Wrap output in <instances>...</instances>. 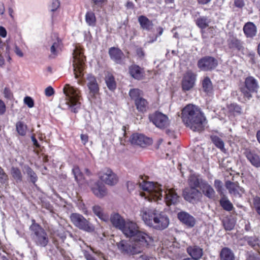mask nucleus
<instances>
[{
  "label": "nucleus",
  "mask_w": 260,
  "mask_h": 260,
  "mask_svg": "<svg viewBox=\"0 0 260 260\" xmlns=\"http://www.w3.org/2000/svg\"><path fill=\"white\" fill-rule=\"evenodd\" d=\"M139 183V187L142 190L140 195L149 201L161 200L163 197L168 206L175 205L179 201V196L173 188L164 191L161 185L157 183L142 180Z\"/></svg>",
  "instance_id": "1"
},
{
  "label": "nucleus",
  "mask_w": 260,
  "mask_h": 260,
  "mask_svg": "<svg viewBox=\"0 0 260 260\" xmlns=\"http://www.w3.org/2000/svg\"><path fill=\"white\" fill-rule=\"evenodd\" d=\"M181 114L184 124L193 131L200 132L204 129L207 120L198 106L188 104L182 109Z\"/></svg>",
  "instance_id": "2"
},
{
  "label": "nucleus",
  "mask_w": 260,
  "mask_h": 260,
  "mask_svg": "<svg viewBox=\"0 0 260 260\" xmlns=\"http://www.w3.org/2000/svg\"><path fill=\"white\" fill-rule=\"evenodd\" d=\"M121 231L126 237L133 241H137L142 246H148L151 241V238L142 231L138 224L133 221L126 220Z\"/></svg>",
  "instance_id": "3"
},
{
  "label": "nucleus",
  "mask_w": 260,
  "mask_h": 260,
  "mask_svg": "<svg viewBox=\"0 0 260 260\" xmlns=\"http://www.w3.org/2000/svg\"><path fill=\"white\" fill-rule=\"evenodd\" d=\"M63 92L65 98L60 101L61 105H64L72 112L77 113L81 105V90L78 88L66 84L63 88Z\"/></svg>",
  "instance_id": "4"
},
{
  "label": "nucleus",
  "mask_w": 260,
  "mask_h": 260,
  "mask_svg": "<svg viewBox=\"0 0 260 260\" xmlns=\"http://www.w3.org/2000/svg\"><path fill=\"white\" fill-rule=\"evenodd\" d=\"M29 229L31 232V237L36 245L44 247L49 242V238L47 233L35 220H32Z\"/></svg>",
  "instance_id": "5"
},
{
  "label": "nucleus",
  "mask_w": 260,
  "mask_h": 260,
  "mask_svg": "<svg viewBox=\"0 0 260 260\" xmlns=\"http://www.w3.org/2000/svg\"><path fill=\"white\" fill-rule=\"evenodd\" d=\"M121 240L116 245L119 251L124 255H133L141 253L143 249L148 246L141 245L137 241Z\"/></svg>",
  "instance_id": "6"
},
{
  "label": "nucleus",
  "mask_w": 260,
  "mask_h": 260,
  "mask_svg": "<svg viewBox=\"0 0 260 260\" xmlns=\"http://www.w3.org/2000/svg\"><path fill=\"white\" fill-rule=\"evenodd\" d=\"M74 72L76 79L83 75V71L84 68L85 57L81 49L76 46L73 53Z\"/></svg>",
  "instance_id": "7"
},
{
  "label": "nucleus",
  "mask_w": 260,
  "mask_h": 260,
  "mask_svg": "<svg viewBox=\"0 0 260 260\" xmlns=\"http://www.w3.org/2000/svg\"><path fill=\"white\" fill-rule=\"evenodd\" d=\"M70 219L74 225L80 230L88 232H91L94 230V226L90 223L86 218L80 214H71L70 215Z\"/></svg>",
  "instance_id": "8"
},
{
  "label": "nucleus",
  "mask_w": 260,
  "mask_h": 260,
  "mask_svg": "<svg viewBox=\"0 0 260 260\" xmlns=\"http://www.w3.org/2000/svg\"><path fill=\"white\" fill-rule=\"evenodd\" d=\"M244 88H242L241 91L244 96L248 99L252 98L251 93H256L259 87L257 80L253 77L249 76L245 80Z\"/></svg>",
  "instance_id": "9"
},
{
  "label": "nucleus",
  "mask_w": 260,
  "mask_h": 260,
  "mask_svg": "<svg viewBox=\"0 0 260 260\" xmlns=\"http://www.w3.org/2000/svg\"><path fill=\"white\" fill-rule=\"evenodd\" d=\"M149 119L156 127L160 129L165 128L170 124V120L168 116L159 112H156L150 115Z\"/></svg>",
  "instance_id": "10"
},
{
  "label": "nucleus",
  "mask_w": 260,
  "mask_h": 260,
  "mask_svg": "<svg viewBox=\"0 0 260 260\" xmlns=\"http://www.w3.org/2000/svg\"><path fill=\"white\" fill-rule=\"evenodd\" d=\"M155 215L151 227L158 230L166 229L169 224V219L168 216L165 213L159 211Z\"/></svg>",
  "instance_id": "11"
},
{
  "label": "nucleus",
  "mask_w": 260,
  "mask_h": 260,
  "mask_svg": "<svg viewBox=\"0 0 260 260\" xmlns=\"http://www.w3.org/2000/svg\"><path fill=\"white\" fill-rule=\"evenodd\" d=\"M218 65L217 60L211 56L203 57L199 60L198 67L202 71H210L214 70Z\"/></svg>",
  "instance_id": "12"
},
{
  "label": "nucleus",
  "mask_w": 260,
  "mask_h": 260,
  "mask_svg": "<svg viewBox=\"0 0 260 260\" xmlns=\"http://www.w3.org/2000/svg\"><path fill=\"white\" fill-rule=\"evenodd\" d=\"M157 212L155 209L144 207L141 209L140 216L144 223L151 227Z\"/></svg>",
  "instance_id": "13"
},
{
  "label": "nucleus",
  "mask_w": 260,
  "mask_h": 260,
  "mask_svg": "<svg viewBox=\"0 0 260 260\" xmlns=\"http://www.w3.org/2000/svg\"><path fill=\"white\" fill-rule=\"evenodd\" d=\"M101 180L107 185L113 186L117 184L118 178L110 169H105L100 175Z\"/></svg>",
  "instance_id": "14"
},
{
  "label": "nucleus",
  "mask_w": 260,
  "mask_h": 260,
  "mask_svg": "<svg viewBox=\"0 0 260 260\" xmlns=\"http://www.w3.org/2000/svg\"><path fill=\"white\" fill-rule=\"evenodd\" d=\"M196 80V74L188 71L184 75L182 81V87L184 91L190 90L194 85Z\"/></svg>",
  "instance_id": "15"
},
{
  "label": "nucleus",
  "mask_w": 260,
  "mask_h": 260,
  "mask_svg": "<svg viewBox=\"0 0 260 260\" xmlns=\"http://www.w3.org/2000/svg\"><path fill=\"white\" fill-rule=\"evenodd\" d=\"M130 141L132 144L144 147L150 145L152 143V140L141 134H134L130 138Z\"/></svg>",
  "instance_id": "16"
},
{
  "label": "nucleus",
  "mask_w": 260,
  "mask_h": 260,
  "mask_svg": "<svg viewBox=\"0 0 260 260\" xmlns=\"http://www.w3.org/2000/svg\"><path fill=\"white\" fill-rule=\"evenodd\" d=\"M87 86L89 90V96L95 98L99 93V86L94 76L90 74L87 75Z\"/></svg>",
  "instance_id": "17"
},
{
  "label": "nucleus",
  "mask_w": 260,
  "mask_h": 260,
  "mask_svg": "<svg viewBox=\"0 0 260 260\" xmlns=\"http://www.w3.org/2000/svg\"><path fill=\"white\" fill-rule=\"evenodd\" d=\"M201 196V191L197 188H190L186 189L183 192L184 199L190 202L194 203L198 200Z\"/></svg>",
  "instance_id": "18"
},
{
  "label": "nucleus",
  "mask_w": 260,
  "mask_h": 260,
  "mask_svg": "<svg viewBox=\"0 0 260 260\" xmlns=\"http://www.w3.org/2000/svg\"><path fill=\"white\" fill-rule=\"evenodd\" d=\"M109 54L110 58L116 63L122 64L124 55L123 53L118 48L111 47L109 49Z\"/></svg>",
  "instance_id": "19"
},
{
  "label": "nucleus",
  "mask_w": 260,
  "mask_h": 260,
  "mask_svg": "<svg viewBox=\"0 0 260 260\" xmlns=\"http://www.w3.org/2000/svg\"><path fill=\"white\" fill-rule=\"evenodd\" d=\"M177 217L182 223L189 227H193L196 223L195 218L186 212H179Z\"/></svg>",
  "instance_id": "20"
},
{
  "label": "nucleus",
  "mask_w": 260,
  "mask_h": 260,
  "mask_svg": "<svg viewBox=\"0 0 260 260\" xmlns=\"http://www.w3.org/2000/svg\"><path fill=\"white\" fill-rule=\"evenodd\" d=\"M228 44L230 49L239 51H243L245 48L244 42L235 37H232L228 40Z\"/></svg>",
  "instance_id": "21"
},
{
  "label": "nucleus",
  "mask_w": 260,
  "mask_h": 260,
  "mask_svg": "<svg viewBox=\"0 0 260 260\" xmlns=\"http://www.w3.org/2000/svg\"><path fill=\"white\" fill-rule=\"evenodd\" d=\"M91 189L94 194L100 198H103L107 194L106 188L100 182H95Z\"/></svg>",
  "instance_id": "22"
},
{
  "label": "nucleus",
  "mask_w": 260,
  "mask_h": 260,
  "mask_svg": "<svg viewBox=\"0 0 260 260\" xmlns=\"http://www.w3.org/2000/svg\"><path fill=\"white\" fill-rule=\"evenodd\" d=\"M203 194L209 199H214L215 197V191L213 187L210 185L207 181H205L201 186V188Z\"/></svg>",
  "instance_id": "23"
},
{
  "label": "nucleus",
  "mask_w": 260,
  "mask_h": 260,
  "mask_svg": "<svg viewBox=\"0 0 260 260\" xmlns=\"http://www.w3.org/2000/svg\"><path fill=\"white\" fill-rule=\"evenodd\" d=\"M245 36L248 38H253L257 33V28L255 25L251 22L245 24L243 28Z\"/></svg>",
  "instance_id": "24"
},
{
  "label": "nucleus",
  "mask_w": 260,
  "mask_h": 260,
  "mask_svg": "<svg viewBox=\"0 0 260 260\" xmlns=\"http://www.w3.org/2000/svg\"><path fill=\"white\" fill-rule=\"evenodd\" d=\"M244 154L251 165L256 168L260 167V158L258 155L249 149H246Z\"/></svg>",
  "instance_id": "25"
},
{
  "label": "nucleus",
  "mask_w": 260,
  "mask_h": 260,
  "mask_svg": "<svg viewBox=\"0 0 260 260\" xmlns=\"http://www.w3.org/2000/svg\"><path fill=\"white\" fill-rule=\"evenodd\" d=\"M110 221L114 226L122 230L126 221L117 213L114 214L111 216Z\"/></svg>",
  "instance_id": "26"
},
{
  "label": "nucleus",
  "mask_w": 260,
  "mask_h": 260,
  "mask_svg": "<svg viewBox=\"0 0 260 260\" xmlns=\"http://www.w3.org/2000/svg\"><path fill=\"white\" fill-rule=\"evenodd\" d=\"M92 211L94 214L101 220L107 222L109 219L108 215L105 213L103 208L99 205H94L92 208Z\"/></svg>",
  "instance_id": "27"
},
{
  "label": "nucleus",
  "mask_w": 260,
  "mask_h": 260,
  "mask_svg": "<svg viewBox=\"0 0 260 260\" xmlns=\"http://www.w3.org/2000/svg\"><path fill=\"white\" fill-rule=\"evenodd\" d=\"M225 187L231 194L236 197H240L239 190L241 189L237 183L228 181L225 182Z\"/></svg>",
  "instance_id": "28"
},
{
  "label": "nucleus",
  "mask_w": 260,
  "mask_h": 260,
  "mask_svg": "<svg viewBox=\"0 0 260 260\" xmlns=\"http://www.w3.org/2000/svg\"><path fill=\"white\" fill-rule=\"evenodd\" d=\"M130 75L135 79L140 80L142 79L144 76L143 69L139 66L134 64L131 66L129 68Z\"/></svg>",
  "instance_id": "29"
},
{
  "label": "nucleus",
  "mask_w": 260,
  "mask_h": 260,
  "mask_svg": "<svg viewBox=\"0 0 260 260\" xmlns=\"http://www.w3.org/2000/svg\"><path fill=\"white\" fill-rule=\"evenodd\" d=\"M188 253L191 257L197 260L203 255V249L198 246H189L187 249Z\"/></svg>",
  "instance_id": "30"
},
{
  "label": "nucleus",
  "mask_w": 260,
  "mask_h": 260,
  "mask_svg": "<svg viewBox=\"0 0 260 260\" xmlns=\"http://www.w3.org/2000/svg\"><path fill=\"white\" fill-rule=\"evenodd\" d=\"M205 181L195 175H191L188 179V184L190 188H201V186H202V183Z\"/></svg>",
  "instance_id": "31"
},
{
  "label": "nucleus",
  "mask_w": 260,
  "mask_h": 260,
  "mask_svg": "<svg viewBox=\"0 0 260 260\" xmlns=\"http://www.w3.org/2000/svg\"><path fill=\"white\" fill-rule=\"evenodd\" d=\"M138 22L140 23L141 27L143 29L147 30H150L153 27V23L146 16L141 15L138 18Z\"/></svg>",
  "instance_id": "32"
},
{
  "label": "nucleus",
  "mask_w": 260,
  "mask_h": 260,
  "mask_svg": "<svg viewBox=\"0 0 260 260\" xmlns=\"http://www.w3.org/2000/svg\"><path fill=\"white\" fill-rule=\"evenodd\" d=\"M219 203L222 208L226 211L230 212L234 209L233 204L225 195L221 196Z\"/></svg>",
  "instance_id": "33"
},
{
  "label": "nucleus",
  "mask_w": 260,
  "mask_h": 260,
  "mask_svg": "<svg viewBox=\"0 0 260 260\" xmlns=\"http://www.w3.org/2000/svg\"><path fill=\"white\" fill-rule=\"evenodd\" d=\"M220 260H235L233 251L229 248H222L220 253Z\"/></svg>",
  "instance_id": "34"
},
{
  "label": "nucleus",
  "mask_w": 260,
  "mask_h": 260,
  "mask_svg": "<svg viewBox=\"0 0 260 260\" xmlns=\"http://www.w3.org/2000/svg\"><path fill=\"white\" fill-rule=\"evenodd\" d=\"M135 104L137 109L140 112L146 111L148 108V103L147 101L142 97L135 101Z\"/></svg>",
  "instance_id": "35"
},
{
  "label": "nucleus",
  "mask_w": 260,
  "mask_h": 260,
  "mask_svg": "<svg viewBox=\"0 0 260 260\" xmlns=\"http://www.w3.org/2000/svg\"><path fill=\"white\" fill-rule=\"evenodd\" d=\"M212 142L216 147L219 148L222 152H225L226 150L224 148V143L222 140L219 137L215 135L211 136Z\"/></svg>",
  "instance_id": "36"
},
{
  "label": "nucleus",
  "mask_w": 260,
  "mask_h": 260,
  "mask_svg": "<svg viewBox=\"0 0 260 260\" xmlns=\"http://www.w3.org/2000/svg\"><path fill=\"white\" fill-rule=\"evenodd\" d=\"M105 82L108 88L110 90H114L116 88V82L112 75L108 74L105 77Z\"/></svg>",
  "instance_id": "37"
},
{
  "label": "nucleus",
  "mask_w": 260,
  "mask_h": 260,
  "mask_svg": "<svg viewBox=\"0 0 260 260\" xmlns=\"http://www.w3.org/2000/svg\"><path fill=\"white\" fill-rule=\"evenodd\" d=\"M24 170L25 173L26 174L28 177L29 178L30 181L34 184H35L38 180V176L36 173L28 166H25Z\"/></svg>",
  "instance_id": "38"
},
{
  "label": "nucleus",
  "mask_w": 260,
  "mask_h": 260,
  "mask_svg": "<svg viewBox=\"0 0 260 260\" xmlns=\"http://www.w3.org/2000/svg\"><path fill=\"white\" fill-rule=\"evenodd\" d=\"M229 111L234 115H239L242 113L241 107L237 104H231L227 106Z\"/></svg>",
  "instance_id": "39"
},
{
  "label": "nucleus",
  "mask_w": 260,
  "mask_h": 260,
  "mask_svg": "<svg viewBox=\"0 0 260 260\" xmlns=\"http://www.w3.org/2000/svg\"><path fill=\"white\" fill-rule=\"evenodd\" d=\"M11 174L16 182L22 181V175L21 171L18 168L12 167L11 170Z\"/></svg>",
  "instance_id": "40"
},
{
  "label": "nucleus",
  "mask_w": 260,
  "mask_h": 260,
  "mask_svg": "<svg viewBox=\"0 0 260 260\" xmlns=\"http://www.w3.org/2000/svg\"><path fill=\"white\" fill-rule=\"evenodd\" d=\"M210 20L207 17L203 16L197 19V25L201 28H206L209 25Z\"/></svg>",
  "instance_id": "41"
},
{
  "label": "nucleus",
  "mask_w": 260,
  "mask_h": 260,
  "mask_svg": "<svg viewBox=\"0 0 260 260\" xmlns=\"http://www.w3.org/2000/svg\"><path fill=\"white\" fill-rule=\"evenodd\" d=\"M143 92L138 88L132 89L129 91V95L135 102L142 98Z\"/></svg>",
  "instance_id": "42"
},
{
  "label": "nucleus",
  "mask_w": 260,
  "mask_h": 260,
  "mask_svg": "<svg viewBox=\"0 0 260 260\" xmlns=\"http://www.w3.org/2000/svg\"><path fill=\"white\" fill-rule=\"evenodd\" d=\"M236 221L232 219H225L222 220V225L226 231L232 230L235 225Z\"/></svg>",
  "instance_id": "43"
},
{
  "label": "nucleus",
  "mask_w": 260,
  "mask_h": 260,
  "mask_svg": "<svg viewBox=\"0 0 260 260\" xmlns=\"http://www.w3.org/2000/svg\"><path fill=\"white\" fill-rule=\"evenodd\" d=\"M202 86L204 91L207 93L210 92L212 90V84L208 77L204 78L202 82Z\"/></svg>",
  "instance_id": "44"
},
{
  "label": "nucleus",
  "mask_w": 260,
  "mask_h": 260,
  "mask_svg": "<svg viewBox=\"0 0 260 260\" xmlns=\"http://www.w3.org/2000/svg\"><path fill=\"white\" fill-rule=\"evenodd\" d=\"M85 19L87 23L90 26H94L95 24L96 18L94 14L89 11L86 13Z\"/></svg>",
  "instance_id": "45"
},
{
  "label": "nucleus",
  "mask_w": 260,
  "mask_h": 260,
  "mask_svg": "<svg viewBox=\"0 0 260 260\" xmlns=\"http://www.w3.org/2000/svg\"><path fill=\"white\" fill-rule=\"evenodd\" d=\"M16 131L21 136H24L26 134L27 126L22 122L19 121L16 124Z\"/></svg>",
  "instance_id": "46"
},
{
  "label": "nucleus",
  "mask_w": 260,
  "mask_h": 260,
  "mask_svg": "<svg viewBox=\"0 0 260 260\" xmlns=\"http://www.w3.org/2000/svg\"><path fill=\"white\" fill-rule=\"evenodd\" d=\"M214 186L217 192L220 196L224 195L223 183L220 180L218 179H215L214 182Z\"/></svg>",
  "instance_id": "47"
},
{
  "label": "nucleus",
  "mask_w": 260,
  "mask_h": 260,
  "mask_svg": "<svg viewBox=\"0 0 260 260\" xmlns=\"http://www.w3.org/2000/svg\"><path fill=\"white\" fill-rule=\"evenodd\" d=\"M61 45V41L59 39H57L52 44L51 47V52L53 55H56Z\"/></svg>",
  "instance_id": "48"
},
{
  "label": "nucleus",
  "mask_w": 260,
  "mask_h": 260,
  "mask_svg": "<svg viewBox=\"0 0 260 260\" xmlns=\"http://www.w3.org/2000/svg\"><path fill=\"white\" fill-rule=\"evenodd\" d=\"M72 172L74 175L75 180L77 182L81 181L83 179V175L78 167L75 166L72 169Z\"/></svg>",
  "instance_id": "49"
},
{
  "label": "nucleus",
  "mask_w": 260,
  "mask_h": 260,
  "mask_svg": "<svg viewBox=\"0 0 260 260\" xmlns=\"http://www.w3.org/2000/svg\"><path fill=\"white\" fill-rule=\"evenodd\" d=\"M246 241L248 245L253 248H255L259 245V240L255 236L247 237Z\"/></svg>",
  "instance_id": "50"
},
{
  "label": "nucleus",
  "mask_w": 260,
  "mask_h": 260,
  "mask_svg": "<svg viewBox=\"0 0 260 260\" xmlns=\"http://www.w3.org/2000/svg\"><path fill=\"white\" fill-rule=\"evenodd\" d=\"M8 180V177L7 175L4 172V170L0 167V183L7 184Z\"/></svg>",
  "instance_id": "51"
},
{
  "label": "nucleus",
  "mask_w": 260,
  "mask_h": 260,
  "mask_svg": "<svg viewBox=\"0 0 260 260\" xmlns=\"http://www.w3.org/2000/svg\"><path fill=\"white\" fill-rule=\"evenodd\" d=\"M253 205L255 211L260 215V198L256 197L253 199Z\"/></svg>",
  "instance_id": "52"
},
{
  "label": "nucleus",
  "mask_w": 260,
  "mask_h": 260,
  "mask_svg": "<svg viewBox=\"0 0 260 260\" xmlns=\"http://www.w3.org/2000/svg\"><path fill=\"white\" fill-rule=\"evenodd\" d=\"M24 102L29 108H32L34 107V101L32 98L29 96L25 97L24 99Z\"/></svg>",
  "instance_id": "53"
},
{
  "label": "nucleus",
  "mask_w": 260,
  "mask_h": 260,
  "mask_svg": "<svg viewBox=\"0 0 260 260\" xmlns=\"http://www.w3.org/2000/svg\"><path fill=\"white\" fill-rule=\"evenodd\" d=\"M4 96L8 99H11L13 96L11 90L8 88H5L4 90Z\"/></svg>",
  "instance_id": "54"
},
{
  "label": "nucleus",
  "mask_w": 260,
  "mask_h": 260,
  "mask_svg": "<svg viewBox=\"0 0 260 260\" xmlns=\"http://www.w3.org/2000/svg\"><path fill=\"white\" fill-rule=\"evenodd\" d=\"M45 93L47 96H50L54 94V90L51 86H49L45 89Z\"/></svg>",
  "instance_id": "55"
},
{
  "label": "nucleus",
  "mask_w": 260,
  "mask_h": 260,
  "mask_svg": "<svg viewBox=\"0 0 260 260\" xmlns=\"http://www.w3.org/2000/svg\"><path fill=\"white\" fill-rule=\"evenodd\" d=\"M234 5L238 8H242L245 6L243 0H235Z\"/></svg>",
  "instance_id": "56"
},
{
  "label": "nucleus",
  "mask_w": 260,
  "mask_h": 260,
  "mask_svg": "<svg viewBox=\"0 0 260 260\" xmlns=\"http://www.w3.org/2000/svg\"><path fill=\"white\" fill-rule=\"evenodd\" d=\"M7 32L6 28L2 26H0V36L3 38H5L7 36Z\"/></svg>",
  "instance_id": "57"
},
{
  "label": "nucleus",
  "mask_w": 260,
  "mask_h": 260,
  "mask_svg": "<svg viewBox=\"0 0 260 260\" xmlns=\"http://www.w3.org/2000/svg\"><path fill=\"white\" fill-rule=\"evenodd\" d=\"M14 52L19 57H22L23 56V52H22L21 49L17 46H15Z\"/></svg>",
  "instance_id": "58"
},
{
  "label": "nucleus",
  "mask_w": 260,
  "mask_h": 260,
  "mask_svg": "<svg viewBox=\"0 0 260 260\" xmlns=\"http://www.w3.org/2000/svg\"><path fill=\"white\" fill-rule=\"evenodd\" d=\"M6 111V107L4 103L0 100V114H3Z\"/></svg>",
  "instance_id": "59"
},
{
  "label": "nucleus",
  "mask_w": 260,
  "mask_h": 260,
  "mask_svg": "<svg viewBox=\"0 0 260 260\" xmlns=\"http://www.w3.org/2000/svg\"><path fill=\"white\" fill-rule=\"evenodd\" d=\"M84 256L86 260H96L93 256L87 251L84 252Z\"/></svg>",
  "instance_id": "60"
},
{
  "label": "nucleus",
  "mask_w": 260,
  "mask_h": 260,
  "mask_svg": "<svg viewBox=\"0 0 260 260\" xmlns=\"http://www.w3.org/2000/svg\"><path fill=\"white\" fill-rule=\"evenodd\" d=\"M80 138H81V141H82V142L84 144H85L87 142L88 139L87 135L81 134L80 136Z\"/></svg>",
  "instance_id": "61"
},
{
  "label": "nucleus",
  "mask_w": 260,
  "mask_h": 260,
  "mask_svg": "<svg viewBox=\"0 0 260 260\" xmlns=\"http://www.w3.org/2000/svg\"><path fill=\"white\" fill-rule=\"evenodd\" d=\"M166 134L170 137L175 138L174 132L171 129H167L166 131Z\"/></svg>",
  "instance_id": "62"
},
{
  "label": "nucleus",
  "mask_w": 260,
  "mask_h": 260,
  "mask_svg": "<svg viewBox=\"0 0 260 260\" xmlns=\"http://www.w3.org/2000/svg\"><path fill=\"white\" fill-rule=\"evenodd\" d=\"M200 4L206 5L210 2L212 0H197Z\"/></svg>",
  "instance_id": "63"
},
{
  "label": "nucleus",
  "mask_w": 260,
  "mask_h": 260,
  "mask_svg": "<svg viewBox=\"0 0 260 260\" xmlns=\"http://www.w3.org/2000/svg\"><path fill=\"white\" fill-rule=\"evenodd\" d=\"M90 249L93 253L96 254L97 255L103 256V253L101 251L98 250H95L93 248L91 247H90Z\"/></svg>",
  "instance_id": "64"
}]
</instances>
